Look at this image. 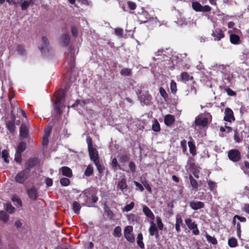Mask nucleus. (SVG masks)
I'll return each instance as SVG.
<instances>
[{
    "label": "nucleus",
    "instance_id": "4",
    "mask_svg": "<svg viewBox=\"0 0 249 249\" xmlns=\"http://www.w3.org/2000/svg\"><path fill=\"white\" fill-rule=\"evenodd\" d=\"M133 227L131 226H126L124 230V236L125 239L129 242L133 243L135 238L132 234Z\"/></svg>",
    "mask_w": 249,
    "mask_h": 249
},
{
    "label": "nucleus",
    "instance_id": "7",
    "mask_svg": "<svg viewBox=\"0 0 249 249\" xmlns=\"http://www.w3.org/2000/svg\"><path fill=\"white\" fill-rule=\"evenodd\" d=\"M62 100L63 97L60 98H57L54 106V109L59 114H60L62 113L61 108L63 107H65V105Z\"/></svg>",
    "mask_w": 249,
    "mask_h": 249
},
{
    "label": "nucleus",
    "instance_id": "6",
    "mask_svg": "<svg viewBox=\"0 0 249 249\" xmlns=\"http://www.w3.org/2000/svg\"><path fill=\"white\" fill-rule=\"evenodd\" d=\"M136 93L140 100L143 102L144 104H148L151 99V95L147 92H145L144 94L142 95V91L139 89H137Z\"/></svg>",
    "mask_w": 249,
    "mask_h": 249
},
{
    "label": "nucleus",
    "instance_id": "42",
    "mask_svg": "<svg viewBox=\"0 0 249 249\" xmlns=\"http://www.w3.org/2000/svg\"><path fill=\"white\" fill-rule=\"evenodd\" d=\"M134 206V203L132 202L129 204L126 205L123 208V212H129L131 210Z\"/></svg>",
    "mask_w": 249,
    "mask_h": 249
},
{
    "label": "nucleus",
    "instance_id": "25",
    "mask_svg": "<svg viewBox=\"0 0 249 249\" xmlns=\"http://www.w3.org/2000/svg\"><path fill=\"white\" fill-rule=\"evenodd\" d=\"M15 117L14 116L13 120L7 124V127L11 132H13L15 131Z\"/></svg>",
    "mask_w": 249,
    "mask_h": 249
},
{
    "label": "nucleus",
    "instance_id": "54",
    "mask_svg": "<svg viewBox=\"0 0 249 249\" xmlns=\"http://www.w3.org/2000/svg\"><path fill=\"white\" fill-rule=\"evenodd\" d=\"M127 5L129 8L131 10H135L136 8V4L132 1H127Z\"/></svg>",
    "mask_w": 249,
    "mask_h": 249
},
{
    "label": "nucleus",
    "instance_id": "22",
    "mask_svg": "<svg viewBox=\"0 0 249 249\" xmlns=\"http://www.w3.org/2000/svg\"><path fill=\"white\" fill-rule=\"evenodd\" d=\"M62 174L67 177H71L72 176L71 170L66 166H64L61 168Z\"/></svg>",
    "mask_w": 249,
    "mask_h": 249
},
{
    "label": "nucleus",
    "instance_id": "15",
    "mask_svg": "<svg viewBox=\"0 0 249 249\" xmlns=\"http://www.w3.org/2000/svg\"><path fill=\"white\" fill-rule=\"evenodd\" d=\"M21 6L22 10H25L28 8V7L34 4L33 0H20L18 3Z\"/></svg>",
    "mask_w": 249,
    "mask_h": 249
},
{
    "label": "nucleus",
    "instance_id": "63",
    "mask_svg": "<svg viewBox=\"0 0 249 249\" xmlns=\"http://www.w3.org/2000/svg\"><path fill=\"white\" fill-rule=\"evenodd\" d=\"M111 164H112V165L113 167H119L120 166L119 165L118 163V162H117V159H115V158H114L112 160V161H111Z\"/></svg>",
    "mask_w": 249,
    "mask_h": 249
},
{
    "label": "nucleus",
    "instance_id": "8",
    "mask_svg": "<svg viewBox=\"0 0 249 249\" xmlns=\"http://www.w3.org/2000/svg\"><path fill=\"white\" fill-rule=\"evenodd\" d=\"M72 50H71L70 54H68L67 56V61L69 64L68 69L70 70H72L74 67V57L75 55L74 53H72Z\"/></svg>",
    "mask_w": 249,
    "mask_h": 249
},
{
    "label": "nucleus",
    "instance_id": "31",
    "mask_svg": "<svg viewBox=\"0 0 249 249\" xmlns=\"http://www.w3.org/2000/svg\"><path fill=\"white\" fill-rule=\"evenodd\" d=\"M121 231H122V230H121V227L120 226H117L115 228V229L114 230V231L113 232V235L115 237H120L122 234Z\"/></svg>",
    "mask_w": 249,
    "mask_h": 249
},
{
    "label": "nucleus",
    "instance_id": "56",
    "mask_svg": "<svg viewBox=\"0 0 249 249\" xmlns=\"http://www.w3.org/2000/svg\"><path fill=\"white\" fill-rule=\"evenodd\" d=\"M129 167L131 172H135L136 170V165L134 162L131 161L129 164Z\"/></svg>",
    "mask_w": 249,
    "mask_h": 249
},
{
    "label": "nucleus",
    "instance_id": "37",
    "mask_svg": "<svg viewBox=\"0 0 249 249\" xmlns=\"http://www.w3.org/2000/svg\"><path fill=\"white\" fill-rule=\"evenodd\" d=\"M152 129L155 132H158L160 130V126L157 120H155L152 124Z\"/></svg>",
    "mask_w": 249,
    "mask_h": 249
},
{
    "label": "nucleus",
    "instance_id": "58",
    "mask_svg": "<svg viewBox=\"0 0 249 249\" xmlns=\"http://www.w3.org/2000/svg\"><path fill=\"white\" fill-rule=\"evenodd\" d=\"M51 129H52L51 127H49V126L47 127V128H45V135H44L45 137H49V136L50 134Z\"/></svg>",
    "mask_w": 249,
    "mask_h": 249
},
{
    "label": "nucleus",
    "instance_id": "1",
    "mask_svg": "<svg viewBox=\"0 0 249 249\" xmlns=\"http://www.w3.org/2000/svg\"><path fill=\"white\" fill-rule=\"evenodd\" d=\"M211 118L209 114L206 115L201 114L197 116L195 121L196 125L200 126L203 127L206 126L209 122L211 121Z\"/></svg>",
    "mask_w": 249,
    "mask_h": 249
},
{
    "label": "nucleus",
    "instance_id": "10",
    "mask_svg": "<svg viewBox=\"0 0 249 249\" xmlns=\"http://www.w3.org/2000/svg\"><path fill=\"white\" fill-rule=\"evenodd\" d=\"M89 155L90 160L95 162L99 160L98 153L97 150L94 147L89 148L88 149Z\"/></svg>",
    "mask_w": 249,
    "mask_h": 249
},
{
    "label": "nucleus",
    "instance_id": "41",
    "mask_svg": "<svg viewBox=\"0 0 249 249\" xmlns=\"http://www.w3.org/2000/svg\"><path fill=\"white\" fill-rule=\"evenodd\" d=\"M96 167H97V169L98 171V172L100 173H102L103 172V171L105 169V168L104 166H102L99 163V160H97V161H96L95 162H94Z\"/></svg>",
    "mask_w": 249,
    "mask_h": 249
},
{
    "label": "nucleus",
    "instance_id": "23",
    "mask_svg": "<svg viewBox=\"0 0 249 249\" xmlns=\"http://www.w3.org/2000/svg\"><path fill=\"white\" fill-rule=\"evenodd\" d=\"M174 121V117L172 115H166L164 117V123L167 125L172 124Z\"/></svg>",
    "mask_w": 249,
    "mask_h": 249
},
{
    "label": "nucleus",
    "instance_id": "11",
    "mask_svg": "<svg viewBox=\"0 0 249 249\" xmlns=\"http://www.w3.org/2000/svg\"><path fill=\"white\" fill-rule=\"evenodd\" d=\"M227 66L216 64L211 66V69L217 71H219L222 73H225L227 71Z\"/></svg>",
    "mask_w": 249,
    "mask_h": 249
},
{
    "label": "nucleus",
    "instance_id": "59",
    "mask_svg": "<svg viewBox=\"0 0 249 249\" xmlns=\"http://www.w3.org/2000/svg\"><path fill=\"white\" fill-rule=\"evenodd\" d=\"M142 183H143L144 187L147 189V190L149 192L151 193V191H152L151 188L149 184L146 182H143Z\"/></svg>",
    "mask_w": 249,
    "mask_h": 249
},
{
    "label": "nucleus",
    "instance_id": "33",
    "mask_svg": "<svg viewBox=\"0 0 249 249\" xmlns=\"http://www.w3.org/2000/svg\"><path fill=\"white\" fill-rule=\"evenodd\" d=\"M188 146L191 154L195 155L196 154V150L195 144L192 142L190 141L188 142Z\"/></svg>",
    "mask_w": 249,
    "mask_h": 249
},
{
    "label": "nucleus",
    "instance_id": "48",
    "mask_svg": "<svg viewBox=\"0 0 249 249\" xmlns=\"http://www.w3.org/2000/svg\"><path fill=\"white\" fill-rule=\"evenodd\" d=\"M15 210V208L13 206H12L11 204H7L6 205V210L8 213H13L14 212Z\"/></svg>",
    "mask_w": 249,
    "mask_h": 249
},
{
    "label": "nucleus",
    "instance_id": "12",
    "mask_svg": "<svg viewBox=\"0 0 249 249\" xmlns=\"http://www.w3.org/2000/svg\"><path fill=\"white\" fill-rule=\"evenodd\" d=\"M149 232L151 236L155 235L156 239L159 238L158 230L156 224L154 223L153 222H151V225L149 228Z\"/></svg>",
    "mask_w": 249,
    "mask_h": 249
},
{
    "label": "nucleus",
    "instance_id": "34",
    "mask_svg": "<svg viewBox=\"0 0 249 249\" xmlns=\"http://www.w3.org/2000/svg\"><path fill=\"white\" fill-rule=\"evenodd\" d=\"M228 245L231 248H234L237 245V242L235 238H231L228 240Z\"/></svg>",
    "mask_w": 249,
    "mask_h": 249
},
{
    "label": "nucleus",
    "instance_id": "19",
    "mask_svg": "<svg viewBox=\"0 0 249 249\" xmlns=\"http://www.w3.org/2000/svg\"><path fill=\"white\" fill-rule=\"evenodd\" d=\"M117 187L119 189L123 191L124 190H127L128 185L126 183V180L125 178H122L118 183Z\"/></svg>",
    "mask_w": 249,
    "mask_h": 249
},
{
    "label": "nucleus",
    "instance_id": "2",
    "mask_svg": "<svg viewBox=\"0 0 249 249\" xmlns=\"http://www.w3.org/2000/svg\"><path fill=\"white\" fill-rule=\"evenodd\" d=\"M30 176V170L25 169L18 172L15 177V180L17 183L23 184Z\"/></svg>",
    "mask_w": 249,
    "mask_h": 249
},
{
    "label": "nucleus",
    "instance_id": "47",
    "mask_svg": "<svg viewBox=\"0 0 249 249\" xmlns=\"http://www.w3.org/2000/svg\"><path fill=\"white\" fill-rule=\"evenodd\" d=\"M60 184L64 186H67L70 184V180L67 178H62L60 179Z\"/></svg>",
    "mask_w": 249,
    "mask_h": 249
},
{
    "label": "nucleus",
    "instance_id": "60",
    "mask_svg": "<svg viewBox=\"0 0 249 249\" xmlns=\"http://www.w3.org/2000/svg\"><path fill=\"white\" fill-rule=\"evenodd\" d=\"M211 10V8L208 5L202 6L201 12H209Z\"/></svg>",
    "mask_w": 249,
    "mask_h": 249
},
{
    "label": "nucleus",
    "instance_id": "53",
    "mask_svg": "<svg viewBox=\"0 0 249 249\" xmlns=\"http://www.w3.org/2000/svg\"><path fill=\"white\" fill-rule=\"evenodd\" d=\"M215 36L217 38L218 40H219L224 36L223 31L221 30L218 31V32L216 34Z\"/></svg>",
    "mask_w": 249,
    "mask_h": 249
},
{
    "label": "nucleus",
    "instance_id": "64",
    "mask_svg": "<svg viewBox=\"0 0 249 249\" xmlns=\"http://www.w3.org/2000/svg\"><path fill=\"white\" fill-rule=\"evenodd\" d=\"M45 182L48 186H51L53 184V180L50 178H47L45 180Z\"/></svg>",
    "mask_w": 249,
    "mask_h": 249
},
{
    "label": "nucleus",
    "instance_id": "38",
    "mask_svg": "<svg viewBox=\"0 0 249 249\" xmlns=\"http://www.w3.org/2000/svg\"><path fill=\"white\" fill-rule=\"evenodd\" d=\"M9 154L8 151L4 149L2 151V158L3 159L4 161L6 163H8L9 160H8Z\"/></svg>",
    "mask_w": 249,
    "mask_h": 249
},
{
    "label": "nucleus",
    "instance_id": "26",
    "mask_svg": "<svg viewBox=\"0 0 249 249\" xmlns=\"http://www.w3.org/2000/svg\"><path fill=\"white\" fill-rule=\"evenodd\" d=\"M143 236L142 233H140L138 234L137 242L138 245L141 249H144V245L142 242Z\"/></svg>",
    "mask_w": 249,
    "mask_h": 249
},
{
    "label": "nucleus",
    "instance_id": "39",
    "mask_svg": "<svg viewBox=\"0 0 249 249\" xmlns=\"http://www.w3.org/2000/svg\"><path fill=\"white\" fill-rule=\"evenodd\" d=\"M189 179L192 187L195 189H197L198 188V183L196 180L194 178L192 175H190Z\"/></svg>",
    "mask_w": 249,
    "mask_h": 249
},
{
    "label": "nucleus",
    "instance_id": "3",
    "mask_svg": "<svg viewBox=\"0 0 249 249\" xmlns=\"http://www.w3.org/2000/svg\"><path fill=\"white\" fill-rule=\"evenodd\" d=\"M185 222L188 228L192 230L193 233L195 235H198L199 233V231L197 228V224L193 221L190 218H187L185 220Z\"/></svg>",
    "mask_w": 249,
    "mask_h": 249
},
{
    "label": "nucleus",
    "instance_id": "20",
    "mask_svg": "<svg viewBox=\"0 0 249 249\" xmlns=\"http://www.w3.org/2000/svg\"><path fill=\"white\" fill-rule=\"evenodd\" d=\"M182 225V219L180 215L178 214L176 216L175 228L177 232L180 231V226Z\"/></svg>",
    "mask_w": 249,
    "mask_h": 249
},
{
    "label": "nucleus",
    "instance_id": "46",
    "mask_svg": "<svg viewBox=\"0 0 249 249\" xmlns=\"http://www.w3.org/2000/svg\"><path fill=\"white\" fill-rule=\"evenodd\" d=\"M206 237L207 240L212 244L213 245L217 244V240L214 237H212L209 235H206Z\"/></svg>",
    "mask_w": 249,
    "mask_h": 249
},
{
    "label": "nucleus",
    "instance_id": "28",
    "mask_svg": "<svg viewBox=\"0 0 249 249\" xmlns=\"http://www.w3.org/2000/svg\"><path fill=\"white\" fill-rule=\"evenodd\" d=\"M20 133L21 137L25 138L28 134V129L25 125H21L20 129Z\"/></svg>",
    "mask_w": 249,
    "mask_h": 249
},
{
    "label": "nucleus",
    "instance_id": "16",
    "mask_svg": "<svg viewBox=\"0 0 249 249\" xmlns=\"http://www.w3.org/2000/svg\"><path fill=\"white\" fill-rule=\"evenodd\" d=\"M142 211L144 214L151 220H153L154 219V214L146 205H143L142 206Z\"/></svg>",
    "mask_w": 249,
    "mask_h": 249
},
{
    "label": "nucleus",
    "instance_id": "36",
    "mask_svg": "<svg viewBox=\"0 0 249 249\" xmlns=\"http://www.w3.org/2000/svg\"><path fill=\"white\" fill-rule=\"evenodd\" d=\"M93 167L91 165H89L85 171L84 174L87 177L91 176L93 173Z\"/></svg>",
    "mask_w": 249,
    "mask_h": 249
},
{
    "label": "nucleus",
    "instance_id": "62",
    "mask_svg": "<svg viewBox=\"0 0 249 249\" xmlns=\"http://www.w3.org/2000/svg\"><path fill=\"white\" fill-rule=\"evenodd\" d=\"M87 143L88 145V149L90 147L91 148L93 147V145H92V140L90 138L88 137L87 139Z\"/></svg>",
    "mask_w": 249,
    "mask_h": 249
},
{
    "label": "nucleus",
    "instance_id": "61",
    "mask_svg": "<svg viewBox=\"0 0 249 249\" xmlns=\"http://www.w3.org/2000/svg\"><path fill=\"white\" fill-rule=\"evenodd\" d=\"M134 183L135 184L136 186L137 187H138L140 190V191L141 192H142L143 191V190H144L143 187L140 183H139V182H138L136 181H134Z\"/></svg>",
    "mask_w": 249,
    "mask_h": 249
},
{
    "label": "nucleus",
    "instance_id": "13",
    "mask_svg": "<svg viewBox=\"0 0 249 249\" xmlns=\"http://www.w3.org/2000/svg\"><path fill=\"white\" fill-rule=\"evenodd\" d=\"M27 193L29 198L32 200H35L38 197L37 190L34 187L28 189Z\"/></svg>",
    "mask_w": 249,
    "mask_h": 249
},
{
    "label": "nucleus",
    "instance_id": "14",
    "mask_svg": "<svg viewBox=\"0 0 249 249\" xmlns=\"http://www.w3.org/2000/svg\"><path fill=\"white\" fill-rule=\"evenodd\" d=\"M189 205L192 209L197 210L204 208V203L201 201H191L190 202Z\"/></svg>",
    "mask_w": 249,
    "mask_h": 249
},
{
    "label": "nucleus",
    "instance_id": "27",
    "mask_svg": "<svg viewBox=\"0 0 249 249\" xmlns=\"http://www.w3.org/2000/svg\"><path fill=\"white\" fill-rule=\"evenodd\" d=\"M207 183L210 190L213 192V193H215L217 187L216 183L211 180H208Z\"/></svg>",
    "mask_w": 249,
    "mask_h": 249
},
{
    "label": "nucleus",
    "instance_id": "30",
    "mask_svg": "<svg viewBox=\"0 0 249 249\" xmlns=\"http://www.w3.org/2000/svg\"><path fill=\"white\" fill-rule=\"evenodd\" d=\"M181 78L182 81H187L188 80L193 79V77L189 75L186 72H183L181 73Z\"/></svg>",
    "mask_w": 249,
    "mask_h": 249
},
{
    "label": "nucleus",
    "instance_id": "29",
    "mask_svg": "<svg viewBox=\"0 0 249 249\" xmlns=\"http://www.w3.org/2000/svg\"><path fill=\"white\" fill-rule=\"evenodd\" d=\"M87 103L86 101L83 100H78L75 102L74 104L71 105V107H75L78 106L84 107Z\"/></svg>",
    "mask_w": 249,
    "mask_h": 249
},
{
    "label": "nucleus",
    "instance_id": "40",
    "mask_svg": "<svg viewBox=\"0 0 249 249\" xmlns=\"http://www.w3.org/2000/svg\"><path fill=\"white\" fill-rule=\"evenodd\" d=\"M0 219L6 222L9 219V216L5 212L2 211L0 213Z\"/></svg>",
    "mask_w": 249,
    "mask_h": 249
},
{
    "label": "nucleus",
    "instance_id": "5",
    "mask_svg": "<svg viewBox=\"0 0 249 249\" xmlns=\"http://www.w3.org/2000/svg\"><path fill=\"white\" fill-rule=\"evenodd\" d=\"M228 157L233 162L239 161L241 159L240 152L236 149H231L228 152Z\"/></svg>",
    "mask_w": 249,
    "mask_h": 249
},
{
    "label": "nucleus",
    "instance_id": "50",
    "mask_svg": "<svg viewBox=\"0 0 249 249\" xmlns=\"http://www.w3.org/2000/svg\"><path fill=\"white\" fill-rule=\"evenodd\" d=\"M160 93L161 95V96L164 99H166L168 97V94L167 93H166V91L165 90V89L162 88V87H160Z\"/></svg>",
    "mask_w": 249,
    "mask_h": 249
},
{
    "label": "nucleus",
    "instance_id": "44",
    "mask_svg": "<svg viewBox=\"0 0 249 249\" xmlns=\"http://www.w3.org/2000/svg\"><path fill=\"white\" fill-rule=\"evenodd\" d=\"M157 226L160 230H162L163 228V224L161 221V218L159 216L156 217Z\"/></svg>",
    "mask_w": 249,
    "mask_h": 249
},
{
    "label": "nucleus",
    "instance_id": "17",
    "mask_svg": "<svg viewBox=\"0 0 249 249\" xmlns=\"http://www.w3.org/2000/svg\"><path fill=\"white\" fill-rule=\"evenodd\" d=\"M41 40H42V45H41L39 47V49L41 51V52L43 53H45L46 51L48 50V42L47 38L45 36H43L42 37Z\"/></svg>",
    "mask_w": 249,
    "mask_h": 249
},
{
    "label": "nucleus",
    "instance_id": "51",
    "mask_svg": "<svg viewBox=\"0 0 249 249\" xmlns=\"http://www.w3.org/2000/svg\"><path fill=\"white\" fill-rule=\"evenodd\" d=\"M115 33L116 35L120 37H122L123 35V30L121 28H116L115 29Z\"/></svg>",
    "mask_w": 249,
    "mask_h": 249
},
{
    "label": "nucleus",
    "instance_id": "45",
    "mask_svg": "<svg viewBox=\"0 0 249 249\" xmlns=\"http://www.w3.org/2000/svg\"><path fill=\"white\" fill-rule=\"evenodd\" d=\"M170 89L171 92L175 94L177 91V84L174 81H172L170 83Z\"/></svg>",
    "mask_w": 249,
    "mask_h": 249
},
{
    "label": "nucleus",
    "instance_id": "9",
    "mask_svg": "<svg viewBox=\"0 0 249 249\" xmlns=\"http://www.w3.org/2000/svg\"><path fill=\"white\" fill-rule=\"evenodd\" d=\"M224 119L225 121L231 122L234 120L232 110L230 108H226L225 110Z\"/></svg>",
    "mask_w": 249,
    "mask_h": 249
},
{
    "label": "nucleus",
    "instance_id": "18",
    "mask_svg": "<svg viewBox=\"0 0 249 249\" xmlns=\"http://www.w3.org/2000/svg\"><path fill=\"white\" fill-rule=\"evenodd\" d=\"M59 41L62 46H67L70 42L69 36L67 34H63L60 37Z\"/></svg>",
    "mask_w": 249,
    "mask_h": 249
},
{
    "label": "nucleus",
    "instance_id": "21",
    "mask_svg": "<svg viewBox=\"0 0 249 249\" xmlns=\"http://www.w3.org/2000/svg\"><path fill=\"white\" fill-rule=\"evenodd\" d=\"M82 205L77 201H74L72 204V208L73 212L76 214H79Z\"/></svg>",
    "mask_w": 249,
    "mask_h": 249
},
{
    "label": "nucleus",
    "instance_id": "52",
    "mask_svg": "<svg viewBox=\"0 0 249 249\" xmlns=\"http://www.w3.org/2000/svg\"><path fill=\"white\" fill-rule=\"evenodd\" d=\"M234 140L236 142L238 143L241 142L242 141L241 137L240 136V135L237 132H235L234 136Z\"/></svg>",
    "mask_w": 249,
    "mask_h": 249
},
{
    "label": "nucleus",
    "instance_id": "43",
    "mask_svg": "<svg viewBox=\"0 0 249 249\" xmlns=\"http://www.w3.org/2000/svg\"><path fill=\"white\" fill-rule=\"evenodd\" d=\"M120 73L124 76H129L131 74V71L130 69L124 68L121 70Z\"/></svg>",
    "mask_w": 249,
    "mask_h": 249
},
{
    "label": "nucleus",
    "instance_id": "32",
    "mask_svg": "<svg viewBox=\"0 0 249 249\" xmlns=\"http://www.w3.org/2000/svg\"><path fill=\"white\" fill-rule=\"evenodd\" d=\"M193 8L197 12H201L202 5L198 2H194L192 3Z\"/></svg>",
    "mask_w": 249,
    "mask_h": 249
},
{
    "label": "nucleus",
    "instance_id": "55",
    "mask_svg": "<svg viewBox=\"0 0 249 249\" xmlns=\"http://www.w3.org/2000/svg\"><path fill=\"white\" fill-rule=\"evenodd\" d=\"M236 229H237V236L239 238L241 237V225L239 223H238L236 225Z\"/></svg>",
    "mask_w": 249,
    "mask_h": 249
},
{
    "label": "nucleus",
    "instance_id": "57",
    "mask_svg": "<svg viewBox=\"0 0 249 249\" xmlns=\"http://www.w3.org/2000/svg\"><path fill=\"white\" fill-rule=\"evenodd\" d=\"M17 51L21 55H23L25 52L24 49L22 46H18Z\"/></svg>",
    "mask_w": 249,
    "mask_h": 249
},
{
    "label": "nucleus",
    "instance_id": "49",
    "mask_svg": "<svg viewBox=\"0 0 249 249\" xmlns=\"http://www.w3.org/2000/svg\"><path fill=\"white\" fill-rule=\"evenodd\" d=\"M15 160L18 163H20L21 161V153H19L16 151L15 156Z\"/></svg>",
    "mask_w": 249,
    "mask_h": 249
},
{
    "label": "nucleus",
    "instance_id": "35",
    "mask_svg": "<svg viewBox=\"0 0 249 249\" xmlns=\"http://www.w3.org/2000/svg\"><path fill=\"white\" fill-rule=\"evenodd\" d=\"M26 145L25 142H20L17 149V152L21 153L23 151L25 150V149H26Z\"/></svg>",
    "mask_w": 249,
    "mask_h": 249
},
{
    "label": "nucleus",
    "instance_id": "24",
    "mask_svg": "<svg viewBox=\"0 0 249 249\" xmlns=\"http://www.w3.org/2000/svg\"><path fill=\"white\" fill-rule=\"evenodd\" d=\"M230 41L232 44H238L240 42V37L236 35L231 34L230 35Z\"/></svg>",
    "mask_w": 249,
    "mask_h": 249
}]
</instances>
